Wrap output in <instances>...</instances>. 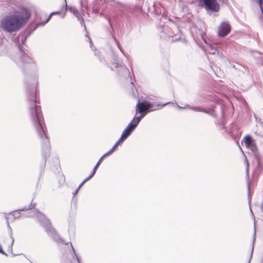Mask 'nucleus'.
Returning <instances> with one entry per match:
<instances>
[{"mask_svg": "<svg viewBox=\"0 0 263 263\" xmlns=\"http://www.w3.org/2000/svg\"><path fill=\"white\" fill-rule=\"evenodd\" d=\"M36 95L34 91L27 94V99L30 102L28 114L36 133L42 141L43 150L48 151L50 144L47 136V129L40 106L36 104Z\"/></svg>", "mask_w": 263, "mask_h": 263, "instance_id": "obj_1", "label": "nucleus"}, {"mask_svg": "<svg viewBox=\"0 0 263 263\" xmlns=\"http://www.w3.org/2000/svg\"><path fill=\"white\" fill-rule=\"evenodd\" d=\"M30 16V11L26 8L15 11L0 21V29L8 33L18 31L26 25Z\"/></svg>", "mask_w": 263, "mask_h": 263, "instance_id": "obj_2", "label": "nucleus"}, {"mask_svg": "<svg viewBox=\"0 0 263 263\" xmlns=\"http://www.w3.org/2000/svg\"><path fill=\"white\" fill-rule=\"evenodd\" d=\"M168 103H166L160 105L147 100H144L142 102L139 101L136 105V116L133 118L132 121L128 124L126 128L123 131L120 139L123 141L126 139L138 126L141 120L148 112L156 110L159 106L163 107Z\"/></svg>", "mask_w": 263, "mask_h": 263, "instance_id": "obj_3", "label": "nucleus"}, {"mask_svg": "<svg viewBox=\"0 0 263 263\" xmlns=\"http://www.w3.org/2000/svg\"><path fill=\"white\" fill-rule=\"evenodd\" d=\"M30 216H35L46 229L48 235L55 241L63 242V240L60 237L56 230L51 226L50 220L45 215L40 213L38 210L33 209L29 212Z\"/></svg>", "mask_w": 263, "mask_h": 263, "instance_id": "obj_4", "label": "nucleus"}, {"mask_svg": "<svg viewBox=\"0 0 263 263\" xmlns=\"http://www.w3.org/2000/svg\"><path fill=\"white\" fill-rule=\"evenodd\" d=\"M14 61L18 66L22 69L35 66L34 60L26 55L22 50H20L19 52L15 56Z\"/></svg>", "mask_w": 263, "mask_h": 263, "instance_id": "obj_5", "label": "nucleus"}, {"mask_svg": "<svg viewBox=\"0 0 263 263\" xmlns=\"http://www.w3.org/2000/svg\"><path fill=\"white\" fill-rule=\"evenodd\" d=\"M110 67L112 70L116 71L120 76L130 74L129 71L126 66L122 63H118L116 59H114V61L111 63Z\"/></svg>", "mask_w": 263, "mask_h": 263, "instance_id": "obj_6", "label": "nucleus"}, {"mask_svg": "<svg viewBox=\"0 0 263 263\" xmlns=\"http://www.w3.org/2000/svg\"><path fill=\"white\" fill-rule=\"evenodd\" d=\"M173 104L175 107H176L178 109H180V110L182 109H190L193 110L195 111L203 112L212 115V113L211 110H207L201 106L193 107V106H191L189 104H185L184 107H181L177 104H175V103H173Z\"/></svg>", "mask_w": 263, "mask_h": 263, "instance_id": "obj_7", "label": "nucleus"}, {"mask_svg": "<svg viewBox=\"0 0 263 263\" xmlns=\"http://www.w3.org/2000/svg\"><path fill=\"white\" fill-rule=\"evenodd\" d=\"M231 31V26L228 22H223L221 23L218 31V34L220 37H224Z\"/></svg>", "mask_w": 263, "mask_h": 263, "instance_id": "obj_8", "label": "nucleus"}, {"mask_svg": "<svg viewBox=\"0 0 263 263\" xmlns=\"http://www.w3.org/2000/svg\"><path fill=\"white\" fill-rule=\"evenodd\" d=\"M205 6L209 9L217 12L219 9V5L216 0H203Z\"/></svg>", "mask_w": 263, "mask_h": 263, "instance_id": "obj_9", "label": "nucleus"}, {"mask_svg": "<svg viewBox=\"0 0 263 263\" xmlns=\"http://www.w3.org/2000/svg\"><path fill=\"white\" fill-rule=\"evenodd\" d=\"M68 9L77 17L78 20L81 21L80 23L82 25L84 24L83 19L75 7L70 6L68 8Z\"/></svg>", "mask_w": 263, "mask_h": 263, "instance_id": "obj_10", "label": "nucleus"}, {"mask_svg": "<svg viewBox=\"0 0 263 263\" xmlns=\"http://www.w3.org/2000/svg\"><path fill=\"white\" fill-rule=\"evenodd\" d=\"M244 142L246 146L249 147L250 145H252L253 143L252 138L249 135L246 136L244 138Z\"/></svg>", "mask_w": 263, "mask_h": 263, "instance_id": "obj_11", "label": "nucleus"}, {"mask_svg": "<svg viewBox=\"0 0 263 263\" xmlns=\"http://www.w3.org/2000/svg\"><path fill=\"white\" fill-rule=\"evenodd\" d=\"M25 210H28V209L24 208L22 209H20L17 211H15L11 213L10 214V215H12L13 216L14 218H17L20 217L21 216V214L20 213L21 211H24Z\"/></svg>", "mask_w": 263, "mask_h": 263, "instance_id": "obj_12", "label": "nucleus"}, {"mask_svg": "<svg viewBox=\"0 0 263 263\" xmlns=\"http://www.w3.org/2000/svg\"><path fill=\"white\" fill-rule=\"evenodd\" d=\"M207 50L209 53L215 54L217 52V50L215 46H213L210 44H208Z\"/></svg>", "mask_w": 263, "mask_h": 263, "instance_id": "obj_13", "label": "nucleus"}, {"mask_svg": "<svg viewBox=\"0 0 263 263\" xmlns=\"http://www.w3.org/2000/svg\"><path fill=\"white\" fill-rule=\"evenodd\" d=\"M59 12H58V11L52 12L49 15V16L47 17V18L46 20L45 21L43 22H41V23L37 24V26H40V25H44L45 24L47 23L50 20V19L51 18V16L52 15L55 14H59Z\"/></svg>", "mask_w": 263, "mask_h": 263, "instance_id": "obj_14", "label": "nucleus"}, {"mask_svg": "<svg viewBox=\"0 0 263 263\" xmlns=\"http://www.w3.org/2000/svg\"><path fill=\"white\" fill-rule=\"evenodd\" d=\"M123 142V141L121 139H119L118 141L113 146V147L111 148V149H113V152H114L117 148V147L118 146V145Z\"/></svg>", "mask_w": 263, "mask_h": 263, "instance_id": "obj_15", "label": "nucleus"}, {"mask_svg": "<svg viewBox=\"0 0 263 263\" xmlns=\"http://www.w3.org/2000/svg\"><path fill=\"white\" fill-rule=\"evenodd\" d=\"M113 149H110L108 152H107L106 153L104 154L102 157L104 158L108 156H109L110 155H111L112 153H113Z\"/></svg>", "mask_w": 263, "mask_h": 263, "instance_id": "obj_16", "label": "nucleus"}, {"mask_svg": "<svg viewBox=\"0 0 263 263\" xmlns=\"http://www.w3.org/2000/svg\"><path fill=\"white\" fill-rule=\"evenodd\" d=\"M103 159V158L102 157L99 159V160L98 161V162L97 163L96 165L95 166L96 168L97 169L98 168L100 164L102 163Z\"/></svg>", "mask_w": 263, "mask_h": 263, "instance_id": "obj_17", "label": "nucleus"}, {"mask_svg": "<svg viewBox=\"0 0 263 263\" xmlns=\"http://www.w3.org/2000/svg\"><path fill=\"white\" fill-rule=\"evenodd\" d=\"M13 242H14V239L11 236V242H10V245L8 246V248L12 250V246L13 245Z\"/></svg>", "mask_w": 263, "mask_h": 263, "instance_id": "obj_18", "label": "nucleus"}, {"mask_svg": "<svg viewBox=\"0 0 263 263\" xmlns=\"http://www.w3.org/2000/svg\"><path fill=\"white\" fill-rule=\"evenodd\" d=\"M97 168H96L95 167H94L93 171H92L91 174L89 175L90 176V177H92L93 176V175L95 174L96 172V171H97Z\"/></svg>", "mask_w": 263, "mask_h": 263, "instance_id": "obj_19", "label": "nucleus"}, {"mask_svg": "<svg viewBox=\"0 0 263 263\" xmlns=\"http://www.w3.org/2000/svg\"><path fill=\"white\" fill-rule=\"evenodd\" d=\"M97 168H96L95 167H94L93 171H92L91 174L89 175L90 176V177H92L93 176V175L95 174L96 172V171H97Z\"/></svg>", "mask_w": 263, "mask_h": 263, "instance_id": "obj_20", "label": "nucleus"}, {"mask_svg": "<svg viewBox=\"0 0 263 263\" xmlns=\"http://www.w3.org/2000/svg\"><path fill=\"white\" fill-rule=\"evenodd\" d=\"M252 151H255L256 150V146L254 145V143H253L252 145H250L249 147Z\"/></svg>", "mask_w": 263, "mask_h": 263, "instance_id": "obj_21", "label": "nucleus"}, {"mask_svg": "<svg viewBox=\"0 0 263 263\" xmlns=\"http://www.w3.org/2000/svg\"><path fill=\"white\" fill-rule=\"evenodd\" d=\"M0 253L3 255L7 256V254L5 252L3 251L2 247L1 246V245H0Z\"/></svg>", "mask_w": 263, "mask_h": 263, "instance_id": "obj_22", "label": "nucleus"}, {"mask_svg": "<svg viewBox=\"0 0 263 263\" xmlns=\"http://www.w3.org/2000/svg\"><path fill=\"white\" fill-rule=\"evenodd\" d=\"M71 246H72V245H71ZM71 247H72V251H73V253H74V255H76V258H77V260L78 261V262H79V263H80V262L79 259V257L76 255V252H75L74 249H73V248L72 247V246H71Z\"/></svg>", "mask_w": 263, "mask_h": 263, "instance_id": "obj_23", "label": "nucleus"}, {"mask_svg": "<svg viewBox=\"0 0 263 263\" xmlns=\"http://www.w3.org/2000/svg\"><path fill=\"white\" fill-rule=\"evenodd\" d=\"M100 54V52H99V51H98V52H97L95 53V54H96V55H97L98 57H99V59H100V61H102L101 58L100 57V54Z\"/></svg>", "mask_w": 263, "mask_h": 263, "instance_id": "obj_24", "label": "nucleus"}, {"mask_svg": "<svg viewBox=\"0 0 263 263\" xmlns=\"http://www.w3.org/2000/svg\"><path fill=\"white\" fill-rule=\"evenodd\" d=\"M79 190V189H78H78H77V190H76L73 192V196H75V195L78 193V192Z\"/></svg>", "mask_w": 263, "mask_h": 263, "instance_id": "obj_25", "label": "nucleus"}, {"mask_svg": "<svg viewBox=\"0 0 263 263\" xmlns=\"http://www.w3.org/2000/svg\"><path fill=\"white\" fill-rule=\"evenodd\" d=\"M90 178H91V177H90V176H89L88 177L86 178L84 181V182H86V181L89 180Z\"/></svg>", "mask_w": 263, "mask_h": 263, "instance_id": "obj_26", "label": "nucleus"}, {"mask_svg": "<svg viewBox=\"0 0 263 263\" xmlns=\"http://www.w3.org/2000/svg\"><path fill=\"white\" fill-rule=\"evenodd\" d=\"M85 183V182H84V181H83L80 184V185L79 186V187H78V189H80V187Z\"/></svg>", "mask_w": 263, "mask_h": 263, "instance_id": "obj_27", "label": "nucleus"}, {"mask_svg": "<svg viewBox=\"0 0 263 263\" xmlns=\"http://www.w3.org/2000/svg\"><path fill=\"white\" fill-rule=\"evenodd\" d=\"M21 39L23 41V43H24V42L26 40V37H24L23 36H22L21 37Z\"/></svg>", "mask_w": 263, "mask_h": 263, "instance_id": "obj_28", "label": "nucleus"}, {"mask_svg": "<svg viewBox=\"0 0 263 263\" xmlns=\"http://www.w3.org/2000/svg\"><path fill=\"white\" fill-rule=\"evenodd\" d=\"M247 171H248V168H249V163H248V162L247 163Z\"/></svg>", "mask_w": 263, "mask_h": 263, "instance_id": "obj_29", "label": "nucleus"}, {"mask_svg": "<svg viewBox=\"0 0 263 263\" xmlns=\"http://www.w3.org/2000/svg\"><path fill=\"white\" fill-rule=\"evenodd\" d=\"M6 218L7 219V223H8V227H9V225L8 224V217H6Z\"/></svg>", "mask_w": 263, "mask_h": 263, "instance_id": "obj_30", "label": "nucleus"}, {"mask_svg": "<svg viewBox=\"0 0 263 263\" xmlns=\"http://www.w3.org/2000/svg\"><path fill=\"white\" fill-rule=\"evenodd\" d=\"M88 39L89 40V42L90 43V44H91V40L90 38L88 37Z\"/></svg>", "mask_w": 263, "mask_h": 263, "instance_id": "obj_31", "label": "nucleus"}]
</instances>
